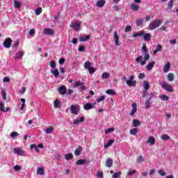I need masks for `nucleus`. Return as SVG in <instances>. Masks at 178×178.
I'll return each mask as SVG.
<instances>
[{
    "label": "nucleus",
    "instance_id": "6e6552de",
    "mask_svg": "<svg viewBox=\"0 0 178 178\" xmlns=\"http://www.w3.org/2000/svg\"><path fill=\"white\" fill-rule=\"evenodd\" d=\"M114 44L115 47H119V35L118 34V31L114 32L113 35Z\"/></svg>",
    "mask_w": 178,
    "mask_h": 178
},
{
    "label": "nucleus",
    "instance_id": "0e129e2a",
    "mask_svg": "<svg viewBox=\"0 0 178 178\" xmlns=\"http://www.w3.org/2000/svg\"><path fill=\"white\" fill-rule=\"evenodd\" d=\"M142 49H143L144 54H148V49H147V45L143 44Z\"/></svg>",
    "mask_w": 178,
    "mask_h": 178
},
{
    "label": "nucleus",
    "instance_id": "4d7b16f0",
    "mask_svg": "<svg viewBox=\"0 0 178 178\" xmlns=\"http://www.w3.org/2000/svg\"><path fill=\"white\" fill-rule=\"evenodd\" d=\"M14 170H15V172H19V170H22V166H20L19 165H15Z\"/></svg>",
    "mask_w": 178,
    "mask_h": 178
},
{
    "label": "nucleus",
    "instance_id": "7ed1b4c3",
    "mask_svg": "<svg viewBox=\"0 0 178 178\" xmlns=\"http://www.w3.org/2000/svg\"><path fill=\"white\" fill-rule=\"evenodd\" d=\"M161 88H163L165 91H168V92H175V88L169 84H168L166 82H162L161 83Z\"/></svg>",
    "mask_w": 178,
    "mask_h": 178
},
{
    "label": "nucleus",
    "instance_id": "4be33fe9",
    "mask_svg": "<svg viewBox=\"0 0 178 178\" xmlns=\"http://www.w3.org/2000/svg\"><path fill=\"white\" fill-rule=\"evenodd\" d=\"M9 109L10 108H5V104L3 102H0V111H2V112H8Z\"/></svg>",
    "mask_w": 178,
    "mask_h": 178
},
{
    "label": "nucleus",
    "instance_id": "338daca9",
    "mask_svg": "<svg viewBox=\"0 0 178 178\" xmlns=\"http://www.w3.org/2000/svg\"><path fill=\"white\" fill-rule=\"evenodd\" d=\"M1 95H2L3 99H4V101H6V92H5V90H3L1 92Z\"/></svg>",
    "mask_w": 178,
    "mask_h": 178
},
{
    "label": "nucleus",
    "instance_id": "ddd939ff",
    "mask_svg": "<svg viewBox=\"0 0 178 178\" xmlns=\"http://www.w3.org/2000/svg\"><path fill=\"white\" fill-rule=\"evenodd\" d=\"M72 27L75 30V31H79L80 30V26H81V23L80 22H74L72 24Z\"/></svg>",
    "mask_w": 178,
    "mask_h": 178
},
{
    "label": "nucleus",
    "instance_id": "79ce46f5",
    "mask_svg": "<svg viewBox=\"0 0 178 178\" xmlns=\"http://www.w3.org/2000/svg\"><path fill=\"white\" fill-rule=\"evenodd\" d=\"M35 13L36 16H39V15H41V13H42V8L41 7L38 8L35 10Z\"/></svg>",
    "mask_w": 178,
    "mask_h": 178
},
{
    "label": "nucleus",
    "instance_id": "b1692460",
    "mask_svg": "<svg viewBox=\"0 0 178 178\" xmlns=\"http://www.w3.org/2000/svg\"><path fill=\"white\" fill-rule=\"evenodd\" d=\"M163 72L164 73H168V72H169V70H170V63H168L167 64H165L163 67Z\"/></svg>",
    "mask_w": 178,
    "mask_h": 178
},
{
    "label": "nucleus",
    "instance_id": "bf43d9fd",
    "mask_svg": "<svg viewBox=\"0 0 178 178\" xmlns=\"http://www.w3.org/2000/svg\"><path fill=\"white\" fill-rule=\"evenodd\" d=\"M105 100V96H101L97 99V102L99 104V102H102V101Z\"/></svg>",
    "mask_w": 178,
    "mask_h": 178
},
{
    "label": "nucleus",
    "instance_id": "cd10ccee",
    "mask_svg": "<svg viewBox=\"0 0 178 178\" xmlns=\"http://www.w3.org/2000/svg\"><path fill=\"white\" fill-rule=\"evenodd\" d=\"M51 74H54V76H55V77H59V70L58 69L51 70Z\"/></svg>",
    "mask_w": 178,
    "mask_h": 178
},
{
    "label": "nucleus",
    "instance_id": "423d86ee",
    "mask_svg": "<svg viewBox=\"0 0 178 178\" xmlns=\"http://www.w3.org/2000/svg\"><path fill=\"white\" fill-rule=\"evenodd\" d=\"M3 45L4 48H10V47H12V39L10 38H7L4 40Z\"/></svg>",
    "mask_w": 178,
    "mask_h": 178
},
{
    "label": "nucleus",
    "instance_id": "a18cd8bd",
    "mask_svg": "<svg viewBox=\"0 0 178 178\" xmlns=\"http://www.w3.org/2000/svg\"><path fill=\"white\" fill-rule=\"evenodd\" d=\"M144 161V156H138V157L136 159V162L138 163H141Z\"/></svg>",
    "mask_w": 178,
    "mask_h": 178
},
{
    "label": "nucleus",
    "instance_id": "c756f323",
    "mask_svg": "<svg viewBox=\"0 0 178 178\" xmlns=\"http://www.w3.org/2000/svg\"><path fill=\"white\" fill-rule=\"evenodd\" d=\"M162 51V45L158 44L157 48L153 51L154 55L156 54L157 52H161Z\"/></svg>",
    "mask_w": 178,
    "mask_h": 178
},
{
    "label": "nucleus",
    "instance_id": "6e6d98bb",
    "mask_svg": "<svg viewBox=\"0 0 178 178\" xmlns=\"http://www.w3.org/2000/svg\"><path fill=\"white\" fill-rule=\"evenodd\" d=\"M161 138L164 141H166V140H169V138H170V137L169 136H168V134H163L161 136Z\"/></svg>",
    "mask_w": 178,
    "mask_h": 178
},
{
    "label": "nucleus",
    "instance_id": "39448f33",
    "mask_svg": "<svg viewBox=\"0 0 178 178\" xmlns=\"http://www.w3.org/2000/svg\"><path fill=\"white\" fill-rule=\"evenodd\" d=\"M14 154L19 155V156H24L26 152L22 149V147H15L13 149Z\"/></svg>",
    "mask_w": 178,
    "mask_h": 178
},
{
    "label": "nucleus",
    "instance_id": "a878e982",
    "mask_svg": "<svg viewBox=\"0 0 178 178\" xmlns=\"http://www.w3.org/2000/svg\"><path fill=\"white\" fill-rule=\"evenodd\" d=\"M24 55V51H19L18 53H16L15 59H20V58H22Z\"/></svg>",
    "mask_w": 178,
    "mask_h": 178
},
{
    "label": "nucleus",
    "instance_id": "49530a36",
    "mask_svg": "<svg viewBox=\"0 0 178 178\" xmlns=\"http://www.w3.org/2000/svg\"><path fill=\"white\" fill-rule=\"evenodd\" d=\"M54 108H60V103L59 99L54 100Z\"/></svg>",
    "mask_w": 178,
    "mask_h": 178
},
{
    "label": "nucleus",
    "instance_id": "774afa93",
    "mask_svg": "<svg viewBox=\"0 0 178 178\" xmlns=\"http://www.w3.org/2000/svg\"><path fill=\"white\" fill-rule=\"evenodd\" d=\"M158 173L160 175V176H165V175H166V172L162 171V170H159Z\"/></svg>",
    "mask_w": 178,
    "mask_h": 178
},
{
    "label": "nucleus",
    "instance_id": "864d4df0",
    "mask_svg": "<svg viewBox=\"0 0 178 178\" xmlns=\"http://www.w3.org/2000/svg\"><path fill=\"white\" fill-rule=\"evenodd\" d=\"M88 70L90 74H94V73H95V68H94L93 67H90L88 69Z\"/></svg>",
    "mask_w": 178,
    "mask_h": 178
},
{
    "label": "nucleus",
    "instance_id": "f8f14e48",
    "mask_svg": "<svg viewBox=\"0 0 178 178\" xmlns=\"http://www.w3.org/2000/svg\"><path fill=\"white\" fill-rule=\"evenodd\" d=\"M95 106H94V104H91V103H86L84 106H83V108L85 109V111H90V109H92L93 108H95Z\"/></svg>",
    "mask_w": 178,
    "mask_h": 178
},
{
    "label": "nucleus",
    "instance_id": "72a5a7b5",
    "mask_svg": "<svg viewBox=\"0 0 178 178\" xmlns=\"http://www.w3.org/2000/svg\"><path fill=\"white\" fill-rule=\"evenodd\" d=\"M86 162H87V160L86 159H79L77 160L76 165H85Z\"/></svg>",
    "mask_w": 178,
    "mask_h": 178
},
{
    "label": "nucleus",
    "instance_id": "2eb2a0df",
    "mask_svg": "<svg viewBox=\"0 0 178 178\" xmlns=\"http://www.w3.org/2000/svg\"><path fill=\"white\" fill-rule=\"evenodd\" d=\"M143 35H144V32H143V31H139L138 32L132 33V37L134 38H137V37H142Z\"/></svg>",
    "mask_w": 178,
    "mask_h": 178
},
{
    "label": "nucleus",
    "instance_id": "3c124183",
    "mask_svg": "<svg viewBox=\"0 0 178 178\" xmlns=\"http://www.w3.org/2000/svg\"><path fill=\"white\" fill-rule=\"evenodd\" d=\"M17 136H19V133H17L16 131H13L10 134L11 138H16V137H17Z\"/></svg>",
    "mask_w": 178,
    "mask_h": 178
},
{
    "label": "nucleus",
    "instance_id": "f03ea898",
    "mask_svg": "<svg viewBox=\"0 0 178 178\" xmlns=\"http://www.w3.org/2000/svg\"><path fill=\"white\" fill-rule=\"evenodd\" d=\"M145 60H143V56H140L139 57H138L136 58V62L138 63H140V65L141 66H144V65H145V63H147L145 62V60H149V54L148 53H146L145 54V58H144Z\"/></svg>",
    "mask_w": 178,
    "mask_h": 178
},
{
    "label": "nucleus",
    "instance_id": "bb28decb",
    "mask_svg": "<svg viewBox=\"0 0 178 178\" xmlns=\"http://www.w3.org/2000/svg\"><path fill=\"white\" fill-rule=\"evenodd\" d=\"M143 88L145 89V91L147 92L148 90H149V83L147 81H143Z\"/></svg>",
    "mask_w": 178,
    "mask_h": 178
},
{
    "label": "nucleus",
    "instance_id": "e2e57ef3",
    "mask_svg": "<svg viewBox=\"0 0 178 178\" xmlns=\"http://www.w3.org/2000/svg\"><path fill=\"white\" fill-rule=\"evenodd\" d=\"M167 8L170 10H172V8H173V3L172 1H168Z\"/></svg>",
    "mask_w": 178,
    "mask_h": 178
},
{
    "label": "nucleus",
    "instance_id": "c85d7f7f",
    "mask_svg": "<svg viewBox=\"0 0 178 178\" xmlns=\"http://www.w3.org/2000/svg\"><path fill=\"white\" fill-rule=\"evenodd\" d=\"M133 126L134 127H138V126H141V122H140V120L134 119L133 120Z\"/></svg>",
    "mask_w": 178,
    "mask_h": 178
},
{
    "label": "nucleus",
    "instance_id": "dca6fc26",
    "mask_svg": "<svg viewBox=\"0 0 178 178\" xmlns=\"http://www.w3.org/2000/svg\"><path fill=\"white\" fill-rule=\"evenodd\" d=\"M147 144H150L151 145H154L155 144V138L154 136H150L147 138L146 141Z\"/></svg>",
    "mask_w": 178,
    "mask_h": 178
},
{
    "label": "nucleus",
    "instance_id": "473e14b6",
    "mask_svg": "<svg viewBox=\"0 0 178 178\" xmlns=\"http://www.w3.org/2000/svg\"><path fill=\"white\" fill-rule=\"evenodd\" d=\"M114 143L115 140L113 139L108 140V142L106 145H104V148H109V147H111Z\"/></svg>",
    "mask_w": 178,
    "mask_h": 178
},
{
    "label": "nucleus",
    "instance_id": "9b49d317",
    "mask_svg": "<svg viewBox=\"0 0 178 178\" xmlns=\"http://www.w3.org/2000/svg\"><path fill=\"white\" fill-rule=\"evenodd\" d=\"M58 92H60V94H61V95H65L66 94V92H67V89H66V86H61L58 88Z\"/></svg>",
    "mask_w": 178,
    "mask_h": 178
},
{
    "label": "nucleus",
    "instance_id": "0eeeda50",
    "mask_svg": "<svg viewBox=\"0 0 178 178\" xmlns=\"http://www.w3.org/2000/svg\"><path fill=\"white\" fill-rule=\"evenodd\" d=\"M70 111L72 115H79V108L74 104L71 105Z\"/></svg>",
    "mask_w": 178,
    "mask_h": 178
},
{
    "label": "nucleus",
    "instance_id": "de8ad7c7",
    "mask_svg": "<svg viewBox=\"0 0 178 178\" xmlns=\"http://www.w3.org/2000/svg\"><path fill=\"white\" fill-rule=\"evenodd\" d=\"M65 159L66 161H69V159H73V154L70 153L65 154Z\"/></svg>",
    "mask_w": 178,
    "mask_h": 178
},
{
    "label": "nucleus",
    "instance_id": "052dcab7",
    "mask_svg": "<svg viewBox=\"0 0 178 178\" xmlns=\"http://www.w3.org/2000/svg\"><path fill=\"white\" fill-rule=\"evenodd\" d=\"M139 80H143V79L145 78V73H140L138 76Z\"/></svg>",
    "mask_w": 178,
    "mask_h": 178
},
{
    "label": "nucleus",
    "instance_id": "680f3d73",
    "mask_svg": "<svg viewBox=\"0 0 178 178\" xmlns=\"http://www.w3.org/2000/svg\"><path fill=\"white\" fill-rule=\"evenodd\" d=\"M122 175V172H118L113 175V178H118Z\"/></svg>",
    "mask_w": 178,
    "mask_h": 178
},
{
    "label": "nucleus",
    "instance_id": "c03bdc74",
    "mask_svg": "<svg viewBox=\"0 0 178 178\" xmlns=\"http://www.w3.org/2000/svg\"><path fill=\"white\" fill-rule=\"evenodd\" d=\"M113 131H115V128H108L105 129V134H109V133H113Z\"/></svg>",
    "mask_w": 178,
    "mask_h": 178
},
{
    "label": "nucleus",
    "instance_id": "1a4fd4ad",
    "mask_svg": "<svg viewBox=\"0 0 178 178\" xmlns=\"http://www.w3.org/2000/svg\"><path fill=\"white\" fill-rule=\"evenodd\" d=\"M43 33L45 35H52L54 33V30L49 28H45Z\"/></svg>",
    "mask_w": 178,
    "mask_h": 178
},
{
    "label": "nucleus",
    "instance_id": "ea45409f",
    "mask_svg": "<svg viewBox=\"0 0 178 178\" xmlns=\"http://www.w3.org/2000/svg\"><path fill=\"white\" fill-rule=\"evenodd\" d=\"M149 101L151 100L149 99L145 100V108H147V109H149V108H151V105H152V103Z\"/></svg>",
    "mask_w": 178,
    "mask_h": 178
},
{
    "label": "nucleus",
    "instance_id": "aec40b11",
    "mask_svg": "<svg viewBox=\"0 0 178 178\" xmlns=\"http://www.w3.org/2000/svg\"><path fill=\"white\" fill-rule=\"evenodd\" d=\"M104 6H105L104 0H99L97 1L96 6H97V8H104Z\"/></svg>",
    "mask_w": 178,
    "mask_h": 178
},
{
    "label": "nucleus",
    "instance_id": "a19ab883",
    "mask_svg": "<svg viewBox=\"0 0 178 178\" xmlns=\"http://www.w3.org/2000/svg\"><path fill=\"white\" fill-rule=\"evenodd\" d=\"M137 133H138V129L137 128L131 129L130 130V134H131L132 136H136Z\"/></svg>",
    "mask_w": 178,
    "mask_h": 178
},
{
    "label": "nucleus",
    "instance_id": "6ab92c4d",
    "mask_svg": "<svg viewBox=\"0 0 178 178\" xmlns=\"http://www.w3.org/2000/svg\"><path fill=\"white\" fill-rule=\"evenodd\" d=\"M81 151H83V147H77L75 151H74V155L76 156H80L81 154Z\"/></svg>",
    "mask_w": 178,
    "mask_h": 178
},
{
    "label": "nucleus",
    "instance_id": "7c9ffc66",
    "mask_svg": "<svg viewBox=\"0 0 178 178\" xmlns=\"http://www.w3.org/2000/svg\"><path fill=\"white\" fill-rule=\"evenodd\" d=\"M81 86H86V83L80 81L74 83V87H81Z\"/></svg>",
    "mask_w": 178,
    "mask_h": 178
},
{
    "label": "nucleus",
    "instance_id": "f3484780",
    "mask_svg": "<svg viewBox=\"0 0 178 178\" xmlns=\"http://www.w3.org/2000/svg\"><path fill=\"white\" fill-rule=\"evenodd\" d=\"M83 122H84V118H83V117H78L74 121L73 124H79V123H83Z\"/></svg>",
    "mask_w": 178,
    "mask_h": 178
},
{
    "label": "nucleus",
    "instance_id": "20e7f679",
    "mask_svg": "<svg viewBox=\"0 0 178 178\" xmlns=\"http://www.w3.org/2000/svg\"><path fill=\"white\" fill-rule=\"evenodd\" d=\"M137 81L134 80V76L131 75L128 80H127V86L129 87H136Z\"/></svg>",
    "mask_w": 178,
    "mask_h": 178
},
{
    "label": "nucleus",
    "instance_id": "4c0bfd02",
    "mask_svg": "<svg viewBox=\"0 0 178 178\" xmlns=\"http://www.w3.org/2000/svg\"><path fill=\"white\" fill-rule=\"evenodd\" d=\"M167 77L168 81H173V80H175V75L173 73H169Z\"/></svg>",
    "mask_w": 178,
    "mask_h": 178
},
{
    "label": "nucleus",
    "instance_id": "4468645a",
    "mask_svg": "<svg viewBox=\"0 0 178 178\" xmlns=\"http://www.w3.org/2000/svg\"><path fill=\"white\" fill-rule=\"evenodd\" d=\"M137 112V104L136 103L132 104V109L131 111L130 115L131 116H134V115Z\"/></svg>",
    "mask_w": 178,
    "mask_h": 178
},
{
    "label": "nucleus",
    "instance_id": "f257e3e1",
    "mask_svg": "<svg viewBox=\"0 0 178 178\" xmlns=\"http://www.w3.org/2000/svg\"><path fill=\"white\" fill-rule=\"evenodd\" d=\"M162 24V20L161 19H157L155 20L153 22H151L149 26H148V29L149 30H155V29H158L159 26Z\"/></svg>",
    "mask_w": 178,
    "mask_h": 178
},
{
    "label": "nucleus",
    "instance_id": "58836bf2",
    "mask_svg": "<svg viewBox=\"0 0 178 178\" xmlns=\"http://www.w3.org/2000/svg\"><path fill=\"white\" fill-rule=\"evenodd\" d=\"M31 149H35L36 152H40V149H38V146L35 144H33L30 145Z\"/></svg>",
    "mask_w": 178,
    "mask_h": 178
},
{
    "label": "nucleus",
    "instance_id": "c9c22d12",
    "mask_svg": "<svg viewBox=\"0 0 178 178\" xmlns=\"http://www.w3.org/2000/svg\"><path fill=\"white\" fill-rule=\"evenodd\" d=\"M135 23H136V26H137V27H140V26H141V24H143V23H144V19H139L136 20Z\"/></svg>",
    "mask_w": 178,
    "mask_h": 178
},
{
    "label": "nucleus",
    "instance_id": "f704fd0d",
    "mask_svg": "<svg viewBox=\"0 0 178 178\" xmlns=\"http://www.w3.org/2000/svg\"><path fill=\"white\" fill-rule=\"evenodd\" d=\"M14 6L15 8H17V9H19V8H22V2L15 0Z\"/></svg>",
    "mask_w": 178,
    "mask_h": 178
},
{
    "label": "nucleus",
    "instance_id": "393cba45",
    "mask_svg": "<svg viewBox=\"0 0 178 178\" xmlns=\"http://www.w3.org/2000/svg\"><path fill=\"white\" fill-rule=\"evenodd\" d=\"M155 65V61H152L150 63H149L147 66H146V69L147 70L149 71V70H152L154 66Z\"/></svg>",
    "mask_w": 178,
    "mask_h": 178
},
{
    "label": "nucleus",
    "instance_id": "5701e85b",
    "mask_svg": "<svg viewBox=\"0 0 178 178\" xmlns=\"http://www.w3.org/2000/svg\"><path fill=\"white\" fill-rule=\"evenodd\" d=\"M36 172L37 174L40 175V176L45 175V170L42 168H38Z\"/></svg>",
    "mask_w": 178,
    "mask_h": 178
},
{
    "label": "nucleus",
    "instance_id": "69168bd1",
    "mask_svg": "<svg viewBox=\"0 0 178 178\" xmlns=\"http://www.w3.org/2000/svg\"><path fill=\"white\" fill-rule=\"evenodd\" d=\"M124 31L125 33H129V31H131V26H127Z\"/></svg>",
    "mask_w": 178,
    "mask_h": 178
},
{
    "label": "nucleus",
    "instance_id": "09e8293b",
    "mask_svg": "<svg viewBox=\"0 0 178 178\" xmlns=\"http://www.w3.org/2000/svg\"><path fill=\"white\" fill-rule=\"evenodd\" d=\"M52 131H54V127H50L45 130V133H47V134H51Z\"/></svg>",
    "mask_w": 178,
    "mask_h": 178
},
{
    "label": "nucleus",
    "instance_id": "9d476101",
    "mask_svg": "<svg viewBox=\"0 0 178 178\" xmlns=\"http://www.w3.org/2000/svg\"><path fill=\"white\" fill-rule=\"evenodd\" d=\"M104 165L106 168H112V166H113V159H107Z\"/></svg>",
    "mask_w": 178,
    "mask_h": 178
},
{
    "label": "nucleus",
    "instance_id": "412c9836",
    "mask_svg": "<svg viewBox=\"0 0 178 178\" xmlns=\"http://www.w3.org/2000/svg\"><path fill=\"white\" fill-rule=\"evenodd\" d=\"M143 37L144 41H151V33L144 34V32H143Z\"/></svg>",
    "mask_w": 178,
    "mask_h": 178
},
{
    "label": "nucleus",
    "instance_id": "603ef678",
    "mask_svg": "<svg viewBox=\"0 0 178 178\" xmlns=\"http://www.w3.org/2000/svg\"><path fill=\"white\" fill-rule=\"evenodd\" d=\"M49 66L50 67H51V69H55L56 67V63H55V61L51 60L49 63Z\"/></svg>",
    "mask_w": 178,
    "mask_h": 178
},
{
    "label": "nucleus",
    "instance_id": "2f4dec72",
    "mask_svg": "<svg viewBox=\"0 0 178 178\" xmlns=\"http://www.w3.org/2000/svg\"><path fill=\"white\" fill-rule=\"evenodd\" d=\"M90 35H86L85 38L81 37L79 38V41H81V42H84L86 41H88V40H90Z\"/></svg>",
    "mask_w": 178,
    "mask_h": 178
},
{
    "label": "nucleus",
    "instance_id": "8fccbe9b",
    "mask_svg": "<svg viewBox=\"0 0 178 178\" xmlns=\"http://www.w3.org/2000/svg\"><path fill=\"white\" fill-rule=\"evenodd\" d=\"M79 52H84L86 51V46L80 45L78 48Z\"/></svg>",
    "mask_w": 178,
    "mask_h": 178
},
{
    "label": "nucleus",
    "instance_id": "a211bd4d",
    "mask_svg": "<svg viewBox=\"0 0 178 178\" xmlns=\"http://www.w3.org/2000/svg\"><path fill=\"white\" fill-rule=\"evenodd\" d=\"M131 10H133L134 12H136L137 10H140V6L136 3H132L130 6Z\"/></svg>",
    "mask_w": 178,
    "mask_h": 178
},
{
    "label": "nucleus",
    "instance_id": "e433bc0d",
    "mask_svg": "<svg viewBox=\"0 0 178 178\" xmlns=\"http://www.w3.org/2000/svg\"><path fill=\"white\" fill-rule=\"evenodd\" d=\"M106 94H108V95H115L116 92L112 89H108L106 91Z\"/></svg>",
    "mask_w": 178,
    "mask_h": 178
},
{
    "label": "nucleus",
    "instance_id": "13d9d810",
    "mask_svg": "<svg viewBox=\"0 0 178 178\" xmlns=\"http://www.w3.org/2000/svg\"><path fill=\"white\" fill-rule=\"evenodd\" d=\"M110 74H109V73H108V72H104L102 75V77L103 78V79H109V77H110Z\"/></svg>",
    "mask_w": 178,
    "mask_h": 178
},
{
    "label": "nucleus",
    "instance_id": "5fc2aeb1",
    "mask_svg": "<svg viewBox=\"0 0 178 178\" xmlns=\"http://www.w3.org/2000/svg\"><path fill=\"white\" fill-rule=\"evenodd\" d=\"M161 99H162V101H168L169 97L168 95H163L161 96Z\"/></svg>",
    "mask_w": 178,
    "mask_h": 178
},
{
    "label": "nucleus",
    "instance_id": "37998d69",
    "mask_svg": "<svg viewBox=\"0 0 178 178\" xmlns=\"http://www.w3.org/2000/svg\"><path fill=\"white\" fill-rule=\"evenodd\" d=\"M83 67L88 70L90 69V67H91V63L90 61H86L84 63Z\"/></svg>",
    "mask_w": 178,
    "mask_h": 178
}]
</instances>
